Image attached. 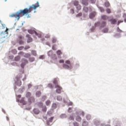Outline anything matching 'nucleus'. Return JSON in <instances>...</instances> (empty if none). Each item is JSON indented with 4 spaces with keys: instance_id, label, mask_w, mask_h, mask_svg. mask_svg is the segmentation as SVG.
Here are the masks:
<instances>
[{
    "instance_id": "nucleus-1",
    "label": "nucleus",
    "mask_w": 126,
    "mask_h": 126,
    "mask_svg": "<svg viewBox=\"0 0 126 126\" xmlns=\"http://www.w3.org/2000/svg\"><path fill=\"white\" fill-rule=\"evenodd\" d=\"M22 76V75H18L16 77V80H15V87H14V91L15 92H17L18 91L20 93H22L24 90V88L25 87L24 86L22 88L17 89V87H19V86H21L22 83L21 81L20 80V78Z\"/></svg>"
},
{
    "instance_id": "nucleus-2",
    "label": "nucleus",
    "mask_w": 126,
    "mask_h": 126,
    "mask_svg": "<svg viewBox=\"0 0 126 126\" xmlns=\"http://www.w3.org/2000/svg\"><path fill=\"white\" fill-rule=\"evenodd\" d=\"M95 27H98L99 30H102L103 28H105L107 26V22L105 21H97L94 23Z\"/></svg>"
},
{
    "instance_id": "nucleus-3",
    "label": "nucleus",
    "mask_w": 126,
    "mask_h": 126,
    "mask_svg": "<svg viewBox=\"0 0 126 126\" xmlns=\"http://www.w3.org/2000/svg\"><path fill=\"white\" fill-rule=\"evenodd\" d=\"M20 11V10L17 11L15 13H13L11 15H9V17H15V20H19L20 19V17H22V16H24L25 15H23V13H19L18 14V12Z\"/></svg>"
},
{
    "instance_id": "nucleus-4",
    "label": "nucleus",
    "mask_w": 126,
    "mask_h": 126,
    "mask_svg": "<svg viewBox=\"0 0 126 126\" xmlns=\"http://www.w3.org/2000/svg\"><path fill=\"white\" fill-rule=\"evenodd\" d=\"M75 115H76L77 116L76 117V120L77 121V122H81L82 118H81V117L79 115H81V116L84 117V115H85V113H84V111L81 110H79L75 112Z\"/></svg>"
},
{
    "instance_id": "nucleus-5",
    "label": "nucleus",
    "mask_w": 126,
    "mask_h": 126,
    "mask_svg": "<svg viewBox=\"0 0 126 126\" xmlns=\"http://www.w3.org/2000/svg\"><path fill=\"white\" fill-rule=\"evenodd\" d=\"M33 11V8L30 5L29 6V8H25L24 9H20V11L18 13H23V15L29 14V13H31Z\"/></svg>"
},
{
    "instance_id": "nucleus-6",
    "label": "nucleus",
    "mask_w": 126,
    "mask_h": 126,
    "mask_svg": "<svg viewBox=\"0 0 126 126\" xmlns=\"http://www.w3.org/2000/svg\"><path fill=\"white\" fill-rule=\"evenodd\" d=\"M63 67L65 69H68V70H70V69H72V67H73V65L71 62L69 60H66L65 61V63L63 64Z\"/></svg>"
},
{
    "instance_id": "nucleus-7",
    "label": "nucleus",
    "mask_w": 126,
    "mask_h": 126,
    "mask_svg": "<svg viewBox=\"0 0 126 126\" xmlns=\"http://www.w3.org/2000/svg\"><path fill=\"white\" fill-rule=\"evenodd\" d=\"M47 55L49 57L48 59H51L52 61L56 62L58 61V56L55 54L53 53V51L50 50L47 52Z\"/></svg>"
},
{
    "instance_id": "nucleus-8",
    "label": "nucleus",
    "mask_w": 126,
    "mask_h": 126,
    "mask_svg": "<svg viewBox=\"0 0 126 126\" xmlns=\"http://www.w3.org/2000/svg\"><path fill=\"white\" fill-rule=\"evenodd\" d=\"M21 65L20 66L22 68V74H23L24 73V67H25V65L28 63V60L23 58L21 60Z\"/></svg>"
},
{
    "instance_id": "nucleus-9",
    "label": "nucleus",
    "mask_w": 126,
    "mask_h": 126,
    "mask_svg": "<svg viewBox=\"0 0 126 126\" xmlns=\"http://www.w3.org/2000/svg\"><path fill=\"white\" fill-rule=\"evenodd\" d=\"M73 3L74 6L76 7L77 13H78V12H79V10L81 9V5L79 4V2L76 0H74Z\"/></svg>"
},
{
    "instance_id": "nucleus-10",
    "label": "nucleus",
    "mask_w": 126,
    "mask_h": 126,
    "mask_svg": "<svg viewBox=\"0 0 126 126\" xmlns=\"http://www.w3.org/2000/svg\"><path fill=\"white\" fill-rule=\"evenodd\" d=\"M17 42L19 45H24V37L22 35L19 36Z\"/></svg>"
},
{
    "instance_id": "nucleus-11",
    "label": "nucleus",
    "mask_w": 126,
    "mask_h": 126,
    "mask_svg": "<svg viewBox=\"0 0 126 126\" xmlns=\"http://www.w3.org/2000/svg\"><path fill=\"white\" fill-rule=\"evenodd\" d=\"M55 117H51L50 118H48V120H46V125L47 126H51L52 124L51 125V123H53V121Z\"/></svg>"
},
{
    "instance_id": "nucleus-12",
    "label": "nucleus",
    "mask_w": 126,
    "mask_h": 126,
    "mask_svg": "<svg viewBox=\"0 0 126 126\" xmlns=\"http://www.w3.org/2000/svg\"><path fill=\"white\" fill-rule=\"evenodd\" d=\"M55 88H57L56 90V93L58 94H61V93H62V90H63V88H62L60 85H56Z\"/></svg>"
},
{
    "instance_id": "nucleus-13",
    "label": "nucleus",
    "mask_w": 126,
    "mask_h": 126,
    "mask_svg": "<svg viewBox=\"0 0 126 126\" xmlns=\"http://www.w3.org/2000/svg\"><path fill=\"white\" fill-rule=\"evenodd\" d=\"M28 104L31 105L33 102H35V97L34 96H31L28 99Z\"/></svg>"
},
{
    "instance_id": "nucleus-14",
    "label": "nucleus",
    "mask_w": 126,
    "mask_h": 126,
    "mask_svg": "<svg viewBox=\"0 0 126 126\" xmlns=\"http://www.w3.org/2000/svg\"><path fill=\"white\" fill-rule=\"evenodd\" d=\"M36 4L37 5L32 4V5H31V6L32 7V9H34V10H36L37 9V8H38V7H39V6H40V4L39 3V1H36Z\"/></svg>"
},
{
    "instance_id": "nucleus-15",
    "label": "nucleus",
    "mask_w": 126,
    "mask_h": 126,
    "mask_svg": "<svg viewBox=\"0 0 126 126\" xmlns=\"http://www.w3.org/2000/svg\"><path fill=\"white\" fill-rule=\"evenodd\" d=\"M20 55H22L24 58H26L27 59L31 57V55H30V54L25 53L23 52H20Z\"/></svg>"
},
{
    "instance_id": "nucleus-16",
    "label": "nucleus",
    "mask_w": 126,
    "mask_h": 126,
    "mask_svg": "<svg viewBox=\"0 0 126 126\" xmlns=\"http://www.w3.org/2000/svg\"><path fill=\"white\" fill-rule=\"evenodd\" d=\"M93 124L95 126H100V124H101V121L98 119H94L93 121Z\"/></svg>"
},
{
    "instance_id": "nucleus-17",
    "label": "nucleus",
    "mask_w": 126,
    "mask_h": 126,
    "mask_svg": "<svg viewBox=\"0 0 126 126\" xmlns=\"http://www.w3.org/2000/svg\"><path fill=\"white\" fill-rule=\"evenodd\" d=\"M109 21L113 25L117 24V23L118 22L117 20L116 19H114L113 17H110L109 18Z\"/></svg>"
},
{
    "instance_id": "nucleus-18",
    "label": "nucleus",
    "mask_w": 126,
    "mask_h": 126,
    "mask_svg": "<svg viewBox=\"0 0 126 126\" xmlns=\"http://www.w3.org/2000/svg\"><path fill=\"white\" fill-rule=\"evenodd\" d=\"M40 110L38 108H33L32 114L34 115H39L40 114Z\"/></svg>"
},
{
    "instance_id": "nucleus-19",
    "label": "nucleus",
    "mask_w": 126,
    "mask_h": 126,
    "mask_svg": "<svg viewBox=\"0 0 126 126\" xmlns=\"http://www.w3.org/2000/svg\"><path fill=\"white\" fill-rule=\"evenodd\" d=\"M95 16H96V12L93 11L90 14L89 17L91 19H92V18H94Z\"/></svg>"
},
{
    "instance_id": "nucleus-20",
    "label": "nucleus",
    "mask_w": 126,
    "mask_h": 126,
    "mask_svg": "<svg viewBox=\"0 0 126 126\" xmlns=\"http://www.w3.org/2000/svg\"><path fill=\"white\" fill-rule=\"evenodd\" d=\"M17 101H19L20 103H21L23 105H26L27 104V102L24 100V98H22L21 99H17Z\"/></svg>"
},
{
    "instance_id": "nucleus-21",
    "label": "nucleus",
    "mask_w": 126,
    "mask_h": 126,
    "mask_svg": "<svg viewBox=\"0 0 126 126\" xmlns=\"http://www.w3.org/2000/svg\"><path fill=\"white\" fill-rule=\"evenodd\" d=\"M56 54L58 55L59 59H62V56H62L63 53L62 52V51H61V50H57L56 51Z\"/></svg>"
},
{
    "instance_id": "nucleus-22",
    "label": "nucleus",
    "mask_w": 126,
    "mask_h": 126,
    "mask_svg": "<svg viewBox=\"0 0 126 126\" xmlns=\"http://www.w3.org/2000/svg\"><path fill=\"white\" fill-rule=\"evenodd\" d=\"M88 0H82L81 3L83 5H85L86 6L89 4Z\"/></svg>"
},
{
    "instance_id": "nucleus-23",
    "label": "nucleus",
    "mask_w": 126,
    "mask_h": 126,
    "mask_svg": "<svg viewBox=\"0 0 126 126\" xmlns=\"http://www.w3.org/2000/svg\"><path fill=\"white\" fill-rule=\"evenodd\" d=\"M101 19L105 21V20H108V19H109V17L106 15H102L101 16Z\"/></svg>"
},
{
    "instance_id": "nucleus-24",
    "label": "nucleus",
    "mask_w": 126,
    "mask_h": 126,
    "mask_svg": "<svg viewBox=\"0 0 126 126\" xmlns=\"http://www.w3.org/2000/svg\"><path fill=\"white\" fill-rule=\"evenodd\" d=\"M63 102L65 103V104H67V105L68 106H72L73 103H72V102L71 101H69V102H67L66 100H64V98L63 99Z\"/></svg>"
},
{
    "instance_id": "nucleus-25",
    "label": "nucleus",
    "mask_w": 126,
    "mask_h": 126,
    "mask_svg": "<svg viewBox=\"0 0 126 126\" xmlns=\"http://www.w3.org/2000/svg\"><path fill=\"white\" fill-rule=\"evenodd\" d=\"M5 33H6V37H7V36H8V32H7L6 30H5L4 32L3 31H2L1 32H0V35L1 36H2V35H4Z\"/></svg>"
},
{
    "instance_id": "nucleus-26",
    "label": "nucleus",
    "mask_w": 126,
    "mask_h": 126,
    "mask_svg": "<svg viewBox=\"0 0 126 126\" xmlns=\"http://www.w3.org/2000/svg\"><path fill=\"white\" fill-rule=\"evenodd\" d=\"M69 120L70 121H74V113H73L71 115H70L69 117Z\"/></svg>"
},
{
    "instance_id": "nucleus-27",
    "label": "nucleus",
    "mask_w": 126,
    "mask_h": 126,
    "mask_svg": "<svg viewBox=\"0 0 126 126\" xmlns=\"http://www.w3.org/2000/svg\"><path fill=\"white\" fill-rule=\"evenodd\" d=\"M109 31V29L108 28H104L103 29H102V30L101 31V32H102V33H108Z\"/></svg>"
},
{
    "instance_id": "nucleus-28",
    "label": "nucleus",
    "mask_w": 126,
    "mask_h": 126,
    "mask_svg": "<svg viewBox=\"0 0 126 126\" xmlns=\"http://www.w3.org/2000/svg\"><path fill=\"white\" fill-rule=\"evenodd\" d=\"M92 118V117L91 116V115H90V114H87L86 115V119L88 121H90V120H91Z\"/></svg>"
},
{
    "instance_id": "nucleus-29",
    "label": "nucleus",
    "mask_w": 126,
    "mask_h": 126,
    "mask_svg": "<svg viewBox=\"0 0 126 126\" xmlns=\"http://www.w3.org/2000/svg\"><path fill=\"white\" fill-rule=\"evenodd\" d=\"M67 117V116L65 114H62L60 116V119H66Z\"/></svg>"
},
{
    "instance_id": "nucleus-30",
    "label": "nucleus",
    "mask_w": 126,
    "mask_h": 126,
    "mask_svg": "<svg viewBox=\"0 0 126 126\" xmlns=\"http://www.w3.org/2000/svg\"><path fill=\"white\" fill-rule=\"evenodd\" d=\"M89 123L86 121H84L82 124V126H88Z\"/></svg>"
},
{
    "instance_id": "nucleus-31",
    "label": "nucleus",
    "mask_w": 126,
    "mask_h": 126,
    "mask_svg": "<svg viewBox=\"0 0 126 126\" xmlns=\"http://www.w3.org/2000/svg\"><path fill=\"white\" fill-rule=\"evenodd\" d=\"M114 38H121V33H116L113 35Z\"/></svg>"
},
{
    "instance_id": "nucleus-32",
    "label": "nucleus",
    "mask_w": 126,
    "mask_h": 126,
    "mask_svg": "<svg viewBox=\"0 0 126 126\" xmlns=\"http://www.w3.org/2000/svg\"><path fill=\"white\" fill-rule=\"evenodd\" d=\"M42 93L40 91H38L35 93V95L36 97H40Z\"/></svg>"
},
{
    "instance_id": "nucleus-33",
    "label": "nucleus",
    "mask_w": 126,
    "mask_h": 126,
    "mask_svg": "<svg viewBox=\"0 0 126 126\" xmlns=\"http://www.w3.org/2000/svg\"><path fill=\"white\" fill-rule=\"evenodd\" d=\"M20 56L18 55L15 57L14 60L16 62H19V61H20Z\"/></svg>"
},
{
    "instance_id": "nucleus-34",
    "label": "nucleus",
    "mask_w": 126,
    "mask_h": 126,
    "mask_svg": "<svg viewBox=\"0 0 126 126\" xmlns=\"http://www.w3.org/2000/svg\"><path fill=\"white\" fill-rule=\"evenodd\" d=\"M52 110H54L55 109H57V107H58V104H57L56 103H53L52 105Z\"/></svg>"
},
{
    "instance_id": "nucleus-35",
    "label": "nucleus",
    "mask_w": 126,
    "mask_h": 126,
    "mask_svg": "<svg viewBox=\"0 0 126 126\" xmlns=\"http://www.w3.org/2000/svg\"><path fill=\"white\" fill-rule=\"evenodd\" d=\"M29 61L30 63H33V62H35V58L30 57L29 58Z\"/></svg>"
},
{
    "instance_id": "nucleus-36",
    "label": "nucleus",
    "mask_w": 126,
    "mask_h": 126,
    "mask_svg": "<svg viewBox=\"0 0 126 126\" xmlns=\"http://www.w3.org/2000/svg\"><path fill=\"white\" fill-rule=\"evenodd\" d=\"M31 93H30V92H28L26 93V97L28 98H30V97H31Z\"/></svg>"
},
{
    "instance_id": "nucleus-37",
    "label": "nucleus",
    "mask_w": 126,
    "mask_h": 126,
    "mask_svg": "<svg viewBox=\"0 0 126 126\" xmlns=\"http://www.w3.org/2000/svg\"><path fill=\"white\" fill-rule=\"evenodd\" d=\"M57 101H62L63 97L61 95H58L56 97Z\"/></svg>"
},
{
    "instance_id": "nucleus-38",
    "label": "nucleus",
    "mask_w": 126,
    "mask_h": 126,
    "mask_svg": "<svg viewBox=\"0 0 126 126\" xmlns=\"http://www.w3.org/2000/svg\"><path fill=\"white\" fill-rule=\"evenodd\" d=\"M83 10L85 12H88V11H89V8H88V7L86 6H84L83 7Z\"/></svg>"
},
{
    "instance_id": "nucleus-39",
    "label": "nucleus",
    "mask_w": 126,
    "mask_h": 126,
    "mask_svg": "<svg viewBox=\"0 0 126 126\" xmlns=\"http://www.w3.org/2000/svg\"><path fill=\"white\" fill-rule=\"evenodd\" d=\"M53 83L54 84V85H55V87H56V85H58V79H54L53 81Z\"/></svg>"
},
{
    "instance_id": "nucleus-40",
    "label": "nucleus",
    "mask_w": 126,
    "mask_h": 126,
    "mask_svg": "<svg viewBox=\"0 0 126 126\" xmlns=\"http://www.w3.org/2000/svg\"><path fill=\"white\" fill-rule=\"evenodd\" d=\"M37 105L38 107H40V108H43V107H44V104L43 102H38L37 103Z\"/></svg>"
},
{
    "instance_id": "nucleus-41",
    "label": "nucleus",
    "mask_w": 126,
    "mask_h": 126,
    "mask_svg": "<svg viewBox=\"0 0 126 126\" xmlns=\"http://www.w3.org/2000/svg\"><path fill=\"white\" fill-rule=\"evenodd\" d=\"M28 32L29 34H31L32 35H33L34 33V31L32 30H28Z\"/></svg>"
},
{
    "instance_id": "nucleus-42",
    "label": "nucleus",
    "mask_w": 126,
    "mask_h": 126,
    "mask_svg": "<svg viewBox=\"0 0 126 126\" xmlns=\"http://www.w3.org/2000/svg\"><path fill=\"white\" fill-rule=\"evenodd\" d=\"M52 43L55 44V43H56V42H57V38L55 36H53L52 37Z\"/></svg>"
},
{
    "instance_id": "nucleus-43",
    "label": "nucleus",
    "mask_w": 126,
    "mask_h": 126,
    "mask_svg": "<svg viewBox=\"0 0 126 126\" xmlns=\"http://www.w3.org/2000/svg\"><path fill=\"white\" fill-rule=\"evenodd\" d=\"M33 41V38H32V37H29L27 39V43H31V42H32Z\"/></svg>"
},
{
    "instance_id": "nucleus-44",
    "label": "nucleus",
    "mask_w": 126,
    "mask_h": 126,
    "mask_svg": "<svg viewBox=\"0 0 126 126\" xmlns=\"http://www.w3.org/2000/svg\"><path fill=\"white\" fill-rule=\"evenodd\" d=\"M34 34L35 35H36V36H37L38 38H42V34L41 33H39L38 32H35Z\"/></svg>"
},
{
    "instance_id": "nucleus-45",
    "label": "nucleus",
    "mask_w": 126,
    "mask_h": 126,
    "mask_svg": "<svg viewBox=\"0 0 126 126\" xmlns=\"http://www.w3.org/2000/svg\"><path fill=\"white\" fill-rule=\"evenodd\" d=\"M95 29H96V26H92V27L90 29L91 32H94V31L95 30Z\"/></svg>"
},
{
    "instance_id": "nucleus-46",
    "label": "nucleus",
    "mask_w": 126,
    "mask_h": 126,
    "mask_svg": "<svg viewBox=\"0 0 126 126\" xmlns=\"http://www.w3.org/2000/svg\"><path fill=\"white\" fill-rule=\"evenodd\" d=\"M32 54L33 55V56H34V57H36L37 56V52L35 50H32Z\"/></svg>"
},
{
    "instance_id": "nucleus-47",
    "label": "nucleus",
    "mask_w": 126,
    "mask_h": 126,
    "mask_svg": "<svg viewBox=\"0 0 126 126\" xmlns=\"http://www.w3.org/2000/svg\"><path fill=\"white\" fill-rule=\"evenodd\" d=\"M53 113H54V110L51 109L50 111L47 112V114H48L49 116H51Z\"/></svg>"
},
{
    "instance_id": "nucleus-48",
    "label": "nucleus",
    "mask_w": 126,
    "mask_h": 126,
    "mask_svg": "<svg viewBox=\"0 0 126 126\" xmlns=\"http://www.w3.org/2000/svg\"><path fill=\"white\" fill-rule=\"evenodd\" d=\"M98 9L100 10L101 12H104L105 11V10L104 9V8L99 6L98 7Z\"/></svg>"
},
{
    "instance_id": "nucleus-49",
    "label": "nucleus",
    "mask_w": 126,
    "mask_h": 126,
    "mask_svg": "<svg viewBox=\"0 0 126 126\" xmlns=\"http://www.w3.org/2000/svg\"><path fill=\"white\" fill-rule=\"evenodd\" d=\"M100 126H111V125L109 124H106L105 123H103L100 124Z\"/></svg>"
},
{
    "instance_id": "nucleus-50",
    "label": "nucleus",
    "mask_w": 126,
    "mask_h": 126,
    "mask_svg": "<svg viewBox=\"0 0 126 126\" xmlns=\"http://www.w3.org/2000/svg\"><path fill=\"white\" fill-rule=\"evenodd\" d=\"M82 16V12H80L76 15V17H81Z\"/></svg>"
},
{
    "instance_id": "nucleus-51",
    "label": "nucleus",
    "mask_w": 126,
    "mask_h": 126,
    "mask_svg": "<svg viewBox=\"0 0 126 126\" xmlns=\"http://www.w3.org/2000/svg\"><path fill=\"white\" fill-rule=\"evenodd\" d=\"M73 126H79V123H77V122H73Z\"/></svg>"
},
{
    "instance_id": "nucleus-52",
    "label": "nucleus",
    "mask_w": 126,
    "mask_h": 126,
    "mask_svg": "<svg viewBox=\"0 0 126 126\" xmlns=\"http://www.w3.org/2000/svg\"><path fill=\"white\" fill-rule=\"evenodd\" d=\"M105 5L106 7H109V6H110V2H109V1L105 2Z\"/></svg>"
},
{
    "instance_id": "nucleus-53",
    "label": "nucleus",
    "mask_w": 126,
    "mask_h": 126,
    "mask_svg": "<svg viewBox=\"0 0 126 126\" xmlns=\"http://www.w3.org/2000/svg\"><path fill=\"white\" fill-rule=\"evenodd\" d=\"M123 22H124V21L123 20H119L118 22H117V26H119L120 25V24H121V23H123Z\"/></svg>"
},
{
    "instance_id": "nucleus-54",
    "label": "nucleus",
    "mask_w": 126,
    "mask_h": 126,
    "mask_svg": "<svg viewBox=\"0 0 126 126\" xmlns=\"http://www.w3.org/2000/svg\"><path fill=\"white\" fill-rule=\"evenodd\" d=\"M117 31L119 33H122V32H123V31H122V30H121L119 27L117 28Z\"/></svg>"
},
{
    "instance_id": "nucleus-55",
    "label": "nucleus",
    "mask_w": 126,
    "mask_h": 126,
    "mask_svg": "<svg viewBox=\"0 0 126 126\" xmlns=\"http://www.w3.org/2000/svg\"><path fill=\"white\" fill-rule=\"evenodd\" d=\"M72 108L71 107H69L68 109V113H72L73 112Z\"/></svg>"
},
{
    "instance_id": "nucleus-56",
    "label": "nucleus",
    "mask_w": 126,
    "mask_h": 126,
    "mask_svg": "<svg viewBox=\"0 0 126 126\" xmlns=\"http://www.w3.org/2000/svg\"><path fill=\"white\" fill-rule=\"evenodd\" d=\"M24 49V46H19L18 47V51H21Z\"/></svg>"
},
{
    "instance_id": "nucleus-57",
    "label": "nucleus",
    "mask_w": 126,
    "mask_h": 126,
    "mask_svg": "<svg viewBox=\"0 0 126 126\" xmlns=\"http://www.w3.org/2000/svg\"><path fill=\"white\" fill-rule=\"evenodd\" d=\"M12 54H13L14 55H15L16 54H17V50H16V49H13L12 50Z\"/></svg>"
},
{
    "instance_id": "nucleus-58",
    "label": "nucleus",
    "mask_w": 126,
    "mask_h": 126,
    "mask_svg": "<svg viewBox=\"0 0 126 126\" xmlns=\"http://www.w3.org/2000/svg\"><path fill=\"white\" fill-rule=\"evenodd\" d=\"M106 11L107 13H108V14H110V13H111V9L107 8L106 9Z\"/></svg>"
},
{
    "instance_id": "nucleus-59",
    "label": "nucleus",
    "mask_w": 126,
    "mask_h": 126,
    "mask_svg": "<svg viewBox=\"0 0 126 126\" xmlns=\"http://www.w3.org/2000/svg\"><path fill=\"white\" fill-rule=\"evenodd\" d=\"M51 104V101L49 100H48L46 101V106H49Z\"/></svg>"
},
{
    "instance_id": "nucleus-60",
    "label": "nucleus",
    "mask_w": 126,
    "mask_h": 126,
    "mask_svg": "<svg viewBox=\"0 0 126 126\" xmlns=\"http://www.w3.org/2000/svg\"><path fill=\"white\" fill-rule=\"evenodd\" d=\"M70 13L71 14H74V9H71L70 10Z\"/></svg>"
},
{
    "instance_id": "nucleus-61",
    "label": "nucleus",
    "mask_w": 126,
    "mask_h": 126,
    "mask_svg": "<svg viewBox=\"0 0 126 126\" xmlns=\"http://www.w3.org/2000/svg\"><path fill=\"white\" fill-rule=\"evenodd\" d=\"M79 66H80V65H79V63H76V64L74 65L75 68H78Z\"/></svg>"
},
{
    "instance_id": "nucleus-62",
    "label": "nucleus",
    "mask_w": 126,
    "mask_h": 126,
    "mask_svg": "<svg viewBox=\"0 0 126 126\" xmlns=\"http://www.w3.org/2000/svg\"><path fill=\"white\" fill-rule=\"evenodd\" d=\"M48 87H49V88H54V85H53V84H49Z\"/></svg>"
},
{
    "instance_id": "nucleus-63",
    "label": "nucleus",
    "mask_w": 126,
    "mask_h": 126,
    "mask_svg": "<svg viewBox=\"0 0 126 126\" xmlns=\"http://www.w3.org/2000/svg\"><path fill=\"white\" fill-rule=\"evenodd\" d=\"M11 65H13V66H16L17 65V63H16V62H12V63H11Z\"/></svg>"
},
{
    "instance_id": "nucleus-64",
    "label": "nucleus",
    "mask_w": 126,
    "mask_h": 126,
    "mask_svg": "<svg viewBox=\"0 0 126 126\" xmlns=\"http://www.w3.org/2000/svg\"><path fill=\"white\" fill-rule=\"evenodd\" d=\"M30 48V46L29 45H26L25 47H24L25 50H28Z\"/></svg>"
}]
</instances>
